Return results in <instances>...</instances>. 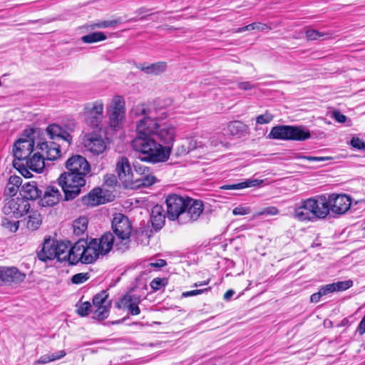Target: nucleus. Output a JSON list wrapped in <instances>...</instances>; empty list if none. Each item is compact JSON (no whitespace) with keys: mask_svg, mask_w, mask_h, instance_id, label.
I'll list each match as a JSON object with an SVG mask.
<instances>
[{"mask_svg":"<svg viewBox=\"0 0 365 365\" xmlns=\"http://www.w3.org/2000/svg\"><path fill=\"white\" fill-rule=\"evenodd\" d=\"M135 116H142L136 122L135 137L131 146L141 161L151 163L166 162L171 154L176 135L175 127L170 123L160 124L153 111L145 103L133 108Z\"/></svg>","mask_w":365,"mask_h":365,"instance_id":"f257e3e1","label":"nucleus"},{"mask_svg":"<svg viewBox=\"0 0 365 365\" xmlns=\"http://www.w3.org/2000/svg\"><path fill=\"white\" fill-rule=\"evenodd\" d=\"M66 172L58 178V184L64 192L65 200L76 198L82 187L86 183V178L91 176V167L88 160L82 155H74L66 162Z\"/></svg>","mask_w":365,"mask_h":365,"instance_id":"f03ea898","label":"nucleus"},{"mask_svg":"<svg viewBox=\"0 0 365 365\" xmlns=\"http://www.w3.org/2000/svg\"><path fill=\"white\" fill-rule=\"evenodd\" d=\"M165 203L168 220L176 221L179 225H186L196 221L204 210L202 200L177 194L168 195Z\"/></svg>","mask_w":365,"mask_h":365,"instance_id":"7ed1b4c3","label":"nucleus"},{"mask_svg":"<svg viewBox=\"0 0 365 365\" xmlns=\"http://www.w3.org/2000/svg\"><path fill=\"white\" fill-rule=\"evenodd\" d=\"M103 235L99 239H80L73 245L72 264L81 262L83 264L94 262L100 255L108 253L111 248L104 242Z\"/></svg>","mask_w":365,"mask_h":365,"instance_id":"20e7f679","label":"nucleus"},{"mask_svg":"<svg viewBox=\"0 0 365 365\" xmlns=\"http://www.w3.org/2000/svg\"><path fill=\"white\" fill-rule=\"evenodd\" d=\"M112 230L115 234L108 232L103 235L104 242L110 248L113 247L118 251L125 252L130 244L132 225L129 219L123 214H117L112 221Z\"/></svg>","mask_w":365,"mask_h":365,"instance_id":"39448f33","label":"nucleus"},{"mask_svg":"<svg viewBox=\"0 0 365 365\" xmlns=\"http://www.w3.org/2000/svg\"><path fill=\"white\" fill-rule=\"evenodd\" d=\"M61 145L56 142H42L37 145L38 152L30 156L21 167H26L33 171L41 173L44 166L45 160H55L61 156Z\"/></svg>","mask_w":365,"mask_h":365,"instance_id":"423d86ee","label":"nucleus"},{"mask_svg":"<svg viewBox=\"0 0 365 365\" xmlns=\"http://www.w3.org/2000/svg\"><path fill=\"white\" fill-rule=\"evenodd\" d=\"M324 207L320 196L302 200L294 207L293 217L300 222H314L318 219H324Z\"/></svg>","mask_w":365,"mask_h":365,"instance_id":"0eeeda50","label":"nucleus"},{"mask_svg":"<svg viewBox=\"0 0 365 365\" xmlns=\"http://www.w3.org/2000/svg\"><path fill=\"white\" fill-rule=\"evenodd\" d=\"M310 138L309 130L302 125H276L267 135L269 139L294 141H304Z\"/></svg>","mask_w":365,"mask_h":365,"instance_id":"6e6552de","label":"nucleus"},{"mask_svg":"<svg viewBox=\"0 0 365 365\" xmlns=\"http://www.w3.org/2000/svg\"><path fill=\"white\" fill-rule=\"evenodd\" d=\"M321 202L324 207V219L332 212L336 215L345 214L351 205V198L345 194L333 193L326 195H320Z\"/></svg>","mask_w":365,"mask_h":365,"instance_id":"1a4fd4ad","label":"nucleus"},{"mask_svg":"<svg viewBox=\"0 0 365 365\" xmlns=\"http://www.w3.org/2000/svg\"><path fill=\"white\" fill-rule=\"evenodd\" d=\"M76 123L74 120H68L63 125L53 123L46 128V133L52 140H61L66 147H69L73 142L71 132L75 130Z\"/></svg>","mask_w":365,"mask_h":365,"instance_id":"9d476101","label":"nucleus"},{"mask_svg":"<svg viewBox=\"0 0 365 365\" xmlns=\"http://www.w3.org/2000/svg\"><path fill=\"white\" fill-rule=\"evenodd\" d=\"M104 104L101 100L85 104L83 116L86 123L91 128H98L103 118Z\"/></svg>","mask_w":365,"mask_h":365,"instance_id":"9b49d317","label":"nucleus"},{"mask_svg":"<svg viewBox=\"0 0 365 365\" xmlns=\"http://www.w3.org/2000/svg\"><path fill=\"white\" fill-rule=\"evenodd\" d=\"M34 142L31 139H19L14 144L13 154L14 160L13 165L17 168H21L24 163L31 155L34 150Z\"/></svg>","mask_w":365,"mask_h":365,"instance_id":"f8f14e48","label":"nucleus"},{"mask_svg":"<svg viewBox=\"0 0 365 365\" xmlns=\"http://www.w3.org/2000/svg\"><path fill=\"white\" fill-rule=\"evenodd\" d=\"M31 205L24 197H16L9 200L3 207L5 215L20 218L30 211Z\"/></svg>","mask_w":365,"mask_h":365,"instance_id":"ddd939ff","label":"nucleus"},{"mask_svg":"<svg viewBox=\"0 0 365 365\" xmlns=\"http://www.w3.org/2000/svg\"><path fill=\"white\" fill-rule=\"evenodd\" d=\"M125 108L124 98L120 96H115L112 99L111 110L109 114L110 126L114 130L120 128L125 118Z\"/></svg>","mask_w":365,"mask_h":365,"instance_id":"4468645a","label":"nucleus"},{"mask_svg":"<svg viewBox=\"0 0 365 365\" xmlns=\"http://www.w3.org/2000/svg\"><path fill=\"white\" fill-rule=\"evenodd\" d=\"M83 144L86 150L93 155H100L106 149L104 138L96 133L85 134L83 138Z\"/></svg>","mask_w":365,"mask_h":365,"instance_id":"2eb2a0df","label":"nucleus"},{"mask_svg":"<svg viewBox=\"0 0 365 365\" xmlns=\"http://www.w3.org/2000/svg\"><path fill=\"white\" fill-rule=\"evenodd\" d=\"M26 274L16 267H0V285L7 283L19 284L24 281Z\"/></svg>","mask_w":365,"mask_h":365,"instance_id":"dca6fc26","label":"nucleus"},{"mask_svg":"<svg viewBox=\"0 0 365 365\" xmlns=\"http://www.w3.org/2000/svg\"><path fill=\"white\" fill-rule=\"evenodd\" d=\"M108 297L107 291L103 290L94 295L93 298V304L96 307L94 315L99 320H104L108 317L109 304H106Z\"/></svg>","mask_w":365,"mask_h":365,"instance_id":"f3484780","label":"nucleus"},{"mask_svg":"<svg viewBox=\"0 0 365 365\" xmlns=\"http://www.w3.org/2000/svg\"><path fill=\"white\" fill-rule=\"evenodd\" d=\"M116 171L119 180L122 182L124 187L128 188L130 182H132L133 172L130 165L129 160L125 157H120L116 163Z\"/></svg>","mask_w":365,"mask_h":365,"instance_id":"a211bd4d","label":"nucleus"},{"mask_svg":"<svg viewBox=\"0 0 365 365\" xmlns=\"http://www.w3.org/2000/svg\"><path fill=\"white\" fill-rule=\"evenodd\" d=\"M61 198L60 190L55 186H48L44 191L39 204L43 207H51L56 205Z\"/></svg>","mask_w":365,"mask_h":365,"instance_id":"6ab92c4d","label":"nucleus"},{"mask_svg":"<svg viewBox=\"0 0 365 365\" xmlns=\"http://www.w3.org/2000/svg\"><path fill=\"white\" fill-rule=\"evenodd\" d=\"M56 257V241L50 238L45 239L41 251L38 252L40 260L46 262L55 259Z\"/></svg>","mask_w":365,"mask_h":365,"instance_id":"aec40b11","label":"nucleus"},{"mask_svg":"<svg viewBox=\"0 0 365 365\" xmlns=\"http://www.w3.org/2000/svg\"><path fill=\"white\" fill-rule=\"evenodd\" d=\"M136 68L148 75H159L167 69V63L164 61L148 64L146 63L136 65Z\"/></svg>","mask_w":365,"mask_h":365,"instance_id":"412c9836","label":"nucleus"},{"mask_svg":"<svg viewBox=\"0 0 365 365\" xmlns=\"http://www.w3.org/2000/svg\"><path fill=\"white\" fill-rule=\"evenodd\" d=\"M353 282L351 280H346V281H340L331 284H328L325 286L320 287L319 289L322 294V296H325L329 293H332L334 292H341L345 291L352 287Z\"/></svg>","mask_w":365,"mask_h":365,"instance_id":"4be33fe9","label":"nucleus"},{"mask_svg":"<svg viewBox=\"0 0 365 365\" xmlns=\"http://www.w3.org/2000/svg\"><path fill=\"white\" fill-rule=\"evenodd\" d=\"M83 205L88 206H96L105 203V197L102 195L101 188H94L88 195L81 199Z\"/></svg>","mask_w":365,"mask_h":365,"instance_id":"5701e85b","label":"nucleus"},{"mask_svg":"<svg viewBox=\"0 0 365 365\" xmlns=\"http://www.w3.org/2000/svg\"><path fill=\"white\" fill-rule=\"evenodd\" d=\"M138 178L132 180L128 188L137 189L153 185L157 179L153 173L138 175Z\"/></svg>","mask_w":365,"mask_h":365,"instance_id":"b1692460","label":"nucleus"},{"mask_svg":"<svg viewBox=\"0 0 365 365\" xmlns=\"http://www.w3.org/2000/svg\"><path fill=\"white\" fill-rule=\"evenodd\" d=\"M163 208L161 205H155L151 210L150 222L155 230H160L165 224V216L163 214Z\"/></svg>","mask_w":365,"mask_h":365,"instance_id":"393cba45","label":"nucleus"},{"mask_svg":"<svg viewBox=\"0 0 365 365\" xmlns=\"http://www.w3.org/2000/svg\"><path fill=\"white\" fill-rule=\"evenodd\" d=\"M72 252L73 246L70 247L63 242L56 241V257H55V259H57L58 261L64 262L68 260L72 264Z\"/></svg>","mask_w":365,"mask_h":365,"instance_id":"a878e982","label":"nucleus"},{"mask_svg":"<svg viewBox=\"0 0 365 365\" xmlns=\"http://www.w3.org/2000/svg\"><path fill=\"white\" fill-rule=\"evenodd\" d=\"M20 194L22 197L29 201V200L38 198L41 195V190L37 187L36 182H28L22 186Z\"/></svg>","mask_w":365,"mask_h":365,"instance_id":"bb28decb","label":"nucleus"},{"mask_svg":"<svg viewBox=\"0 0 365 365\" xmlns=\"http://www.w3.org/2000/svg\"><path fill=\"white\" fill-rule=\"evenodd\" d=\"M230 133L237 138H241L248 133V125L240 120L230 122L227 125Z\"/></svg>","mask_w":365,"mask_h":365,"instance_id":"cd10ccee","label":"nucleus"},{"mask_svg":"<svg viewBox=\"0 0 365 365\" xmlns=\"http://www.w3.org/2000/svg\"><path fill=\"white\" fill-rule=\"evenodd\" d=\"M29 214L26 221V227L31 230L35 231L38 230L42 223V217L37 210H31Z\"/></svg>","mask_w":365,"mask_h":365,"instance_id":"c85d7f7f","label":"nucleus"},{"mask_svg":"<svg viewBox=\"0 0 365 365\" xmlns=\"http://www.w3.org/2000/svg\"><path fill=\"white\" fill-rule=\"evenodd\" d=\"M21 182L22 179L21 177L17 175H11L9 178V182L4 190L5 195L9 197L14 196L16 194L20 185H21Z\"/></svg>","mask_w":365,"mask_h":365,"instance_id":"c756f323","label":"nucleus"},{"mask_svg":"<svg viewBox=\"0 0 365 365\" xmlns=\"http://www.w3.org/2000/svg\"><path fill=\"white\" fill-rule=\"evenodd\" d=\"M262 180H247L245 182L232 184V185H225L220 187L222 190H240L250 187H255L262 183Z\"/></svg>","mask_w":365,"mask_h":365,"instance_id":"7c9ffc66","label":"nucleus"},{"mask_svg":"<svg viewBox=\"0 0 365 365\" xmlns=\"http://www.w3.org/2000/svg\"><path fill=\"white\" fill-rule=\"evenodd\" d=\"M141 301L142 299L140 295L126 294L118 304V307L127 308L128 307H130L131 304H140Z\"/></svg>","mask_w":365,"mask_h":365,"instance_id":"2f4dec72","label":"nucleus"},{"mask_svg":"<svg viewBox=\"0 0 365 365\" xmlns=\"http://www.w3.org/2000/svg\"><path fill=\"white\" fill-rule=\"evenodd\" d=\"M88 219L86 217H80L75 220L73 224V233L76 235L83 234L87 230Z\"/></svg>","mask_w":365,"mask_h":365,"instance_id":"473e14b6","label":"nucleus"},{"mask_svg":"<svg viewBox=\"0 0 365 365\" xmlns=\"http://www.w3.org/2000/svg\"><path fill=\"white\" fill-rule=\"evenodd\" d=\"M107 38L106 36L103 32H93L81 37V41L86 43H92L98 41H104Z\"/></svg>","mask_w":365,"mask_h":365,"instance_id":"72a5a7b5","label":"nucleus"},{"mask_svg":"<svg viewBox=\"0 0 365 365\" xmlns=\"http://www.w3.org/2000/svg\"><path fill=\"white\" fill-rule=\"evenodd\" d=\"M197 147V142L195 140H191L189 142V145L185 144H182L177 148L176 155H185L187 154L190 150L196 148Z\"/></svg>","mask_w":365,"mask_h":365,"instance_id":"f704fd0d","label":"nucleus"},{"mask_svg":"<svg viewBox=\"0 0 365 365\" xmlns=\"http://www.w3.org/2000/svg\"><path fill=\"white\" fill-rule=\"evenodd\" d=\"M133 168L134 172H133L132 180L138 178V175H142L144 174L152 173V171L148 167L143 165L138 162L133 163Z\"/></svg>","mask_w":365,"mask_h":365,"instance_id":"c9c22d12","label":"nucleus"},{"mask_svg":"<svg viewBox=\"0 0 365 365\" xmlns=\"http://www.w3.org/2000/svg\"><path fill=\"white\" fill-rule=\"evenodd\" d=\"M294 158L296 159H304V160H307L308 161H313V162H324V161L331 160L333 159V158L330 157V156H326V157L307 156V155H303L299 153L296 154Z\"/></svg>","mask_w":365,"mask_h":365,"instance_id":"e433bc0d","label":"nucleus"},{"mask_svg":"<svg viewBox=\"0 0 365 365\" xmlns=\"http://www.w3.org/2000/svg\"><path fill=\"white\" fill-rule=\"evenodd\" d=\"M77 313L81 317H86L91 312V304L89 302H85L81 304H76Z\"/></svg>","mask_w":365,"mask_h":365,"instance_id":"4c0bfd02","label":"nucleus"},{"mask_svg":"<svg viewBox=\"0 0 365 365\" xmlns=\"http://www.w3.org/2000/svg\"><path fill=\"white\" fill-rule=\"evenodd\" d=\"M1 225L11 232H16L19 227V221H11L4 218L1 221Z\"/></svg>","mask_w":365,"mask_h":365,"instance_id":"58836bf2","label":"nucleus"},{"mask_svg":"<svg viewBox=\"0 0 365 365\" xmlns=\"http://www.w3.org/2000/svg\"><path fill=\"white\" fill-rule=\"evenodd\" d=\"M168 284V279L166 278H154L150 285L151 288L155 290L158 291L160 289L163 287H165Z\"/></svg>","mask_w":365,"mask_h":365,"instance_id":"ea45409f","label":"nucleus"},{"mask_svg":"<svg viewBox=\"0 0 365 365\" xmlns=\"http://www.w3.org/2000/svg\"><path fill=\"white\" fill-rule=\"evenodd\" d=\"M273 118L274 115L269 111L266 110L264 113L257 116L256 123L259 125L267 124L270 123Z\"/></svg>","mask_w":365,"mask_h":365,"instance_id":"a19ab883","label":"nucleus"},{"mask_svg":"<svg viewBox=\"0 0 365 365\" xmlns=\"http://www.w3.org/2000/svg\"><path fill=\"white\" fill-rule=\"evenodd\" d=\"M279 213V210L274 206L267 207L255 214V217H259L262 215H277Z\"/></svg>","mask_w":365,"mask_h":365,"instance_id":"79ce46f5","label":"nucleus"},{"mask_svg":"<svg viewBox=\"0 0 365 365\" xmlns=\"http://www.w3.org/2000/svg\"><path fill=\"white\" fill-rule=\"evenodd\" d=\"M89 278H90V274L88 272L78 273V274H74L71 277V282L75 284H82V283L85 282L86 281H87Z\"/></svg>","mask_w":365,"mask_h":365,"instance_id":"37998d69","label":"nucleus"},{"mask_svg":"<svg viewBox=\"0 0 365 365\" xmlns=\"http://www.w3.org/2000/svg\"><path fill=\"white\" fill-rule=\"evenodd\" d=\"M350 145L358 150L365 152V142L358 137H353L350 140Z\"/></svg>","mask_w":365,"mask_h":365,"instance_id":"c03bdc74","label":"nucleus"},{"mask_svg":"<svg viewBox=\"0 0 365 365\" xmlns=\"http://www.w3.org/2000/svg\"><path fill=\"white\" fill-rule=\"evenodd\" d=\"M120 21L119 20L103 21L93 25V28H108L114 27Z\"/></svg>","mask_w":365,"mask_h":365,"instance_id":"a18cd8bd","label":"nucleus"},{"mask_svg":"<svg viewBox=\"0 0 365 365\" xmlns=\"http://www.w3.org/2000/svg\"><path fill=\"white\" fill-rule=\"evenodd\" d=\"M210 289H211L210 287H208V288L202 289H194V290H191V291L184 292L182 294V297H188L196 296L197 294H200L205 292H207Z\"/></svg>","mask_w":365,"mask_h":365,"instance_id":"49530a36","label":"nucleus"},{"mask_svg":"<svg viewBox=\"0 0 365 365\" xmlns=\"http://www.w3.org/2000/svg\"><path fill=\"white\" fill-rule=\"evenodd\" d=\"M250 212V209L249 207L239 206L236 207L232 210V214L234 215H245Z\"/></svg>","mask_w":365,"mask_h":365,"instance_id":"de8ad7c7","label":"nucleus"},{"mask_svg":"<svg viewBox=\"0 0 365 365\" xmlns=\"http://www.w3.org/2000/svg\"><path fill=\"white\" fill-rule=\"evenodd\" d=\"M317 35L318 31L315 29H307L305 31L306 38L309 41H315L319 39Z\"/></svg>","mask_w":365,"mask_h":365,"instance_id":"09e8293b","label":"nucleus"},{"mask_svg":"<svg viewBox=\"0 0 365 365\" xmlns=\"http://www.w3.org/2000/svg\"><path fill=\"white\" fill-rule=\"evenodd\" d=\"M333 117L339 123H344L346 121V116L344 114H342L339 110H335L333 112Z\"/></svg>","mask_w":365,"mask_h":365,"instance_id":"8fccbe9b","label":"nucleus"},{"mask_svg":"<svg viewBox=\"0 0 365 365\" xmlns=\"http://www.w3.org/2000/svg\"><path fill=\"white\" fill-rule=\"evenodd\" d=\"M51 357V361H53L57 359H60L66 356V351L64 350H61L59 351H57L56 353L49 354Z\"/></svg>","mask_w":365,"mask_h":365,"instance_id":"3c124183","label":"nucleus"},{"mask_svg":"<svg viewBox=\"0 0 365 365\" xmlns=\"http://www.w3.org/2000/svg\"><path fill=\"white\" fill-rule=\"evenodd\" d=\"M239 88L244 91H250L254 88L255 86L250 82H241L238 83Z\"/></svg>","mask_w":365,"mask_h":365,"instance_id":"603ef678","label":"nucleus"},{"mask_svg":"<svg viewBox=\"0 0 365 365\" xmlns=\"http://www.w3.org/2000/svg\"><path fill=\"white\" fill-rule=\"evenodd\" d=\"M255 23H252V24H250L247 25L245 26H243V27L237 29L235 32L236 33H241V32H244V31H251V30H255Z\"/></svg>","mask_w":365,"mask_h":365,"instance_id":"864d4df0","label":"nucleus"},{"mask_svg":"<svg viewBox=\"0 0 365 365\" xmlns=\"http://www.w3.org/2000/svg\"><path fill=\"white\" fill-rule=\"evenodd\" d=\"M255 29L258 31H266V30H270L271 28L265 24H262L260 22L255 23Z\"/></svg>","mask_w":365,"mask_h":365,"instance_id":"5fc2aeb1","label":"nucleus"},{"mask_svg":"<svg viewBox=\"0 0 365 365\" xmlns=\"http://www.w3.org/2000/svg\"><path fill=\"white\" fill-rule=\"evenodd\" d=\"M166 265V262L164 259H158L156 262H152L150 266L152 267L160 268Z\"/></svg>","mask_w":365,"mask_h":365,"instance_id":"6e6d98bb","label":"nucleus"},{"mask_svg":"<svg viewBox=\"0 0 365 365\" xmlns=\"http://www.w3.org/2000/svg\"><path fill=\"white\" fill-rule=\"evenodd\" d=\"M322 297V294H321L320 291L314 293L310 297V301L314 303H317L319 302L321 297Z\"/></svg>","mask_w":365,"mask_h":365,"instance_id":"4d7b16f0","label":"nucleus"},{"mask_svg":"<svg viewBox=\"0 0 365 365\" xmlns=\"http://www.w3.org/2000/svg\"><path fill=\"white\" fill-rule=\"evenodd\" d=\"M51 357L50 354H45L39 358V359L37 361L38 364H46L48 362H51Z\"/></svg>","mask_w":365,"mask_h":365,"instance_id":"13d9d810","label":"nucleus"},{"mask_svg":"<svg viewBox=\"0 0 365 365\" xmlns=\"http://www.w3.org/2000/svg\"><path fill=\"white\" fill-rule=\"evenodd\" d=\"M357 331L359 332L360 334H363L364 333H365V315L360 322L359 327L357 328Z\"/></svg>","mask_w":365,"mask_h":365,"instance_id":"bf43d9fd","label":"nucleus"},{"mask_svg":"<svg viewBox=\"0 0 365 365\" xmlns=\"http://www.w3.org/2000/svg\"><path fill=\"white\" fill-rule=\"evenodd\" d=\"M234 294H235V291H234V290H232V289H229V290H227V291L225 293V294H224V296H223V298H224V299H225V301H229V300L232 297V296L234 295Z\"/></svg>","mask_w":365,"mask_h":365,"instance_id":"052dcab7","label":"nucleus"},{"mask_svg":"<svg viewBox=\"0 0 365 365\" xmlns=\"http://www.w3.org/2000/svg\"><path fill=\"white\" fill-rule=\"evenodd\" d=\"M106 182L108 185H113L114 183L116 182V178L115 175H111L110 176H108V178L106 180Z\"/></svg>","mask_w":365,"mask_h":365,"instance_id":"680f3d73","label":"nucleus"},{"mask_svg":"<svg viewBox=\"0 0 365 365\" xmlns=\"http://www.w3.org/2000/svg\"><path fill=\"white\" fill-rule=\"evenodd\" d=\"M140 312V308L138 307V304H137L136 306L134 307V309H132L130 310V314L132 315H138L139 314Z\"/></svg>","mask_w":365,"mask_h":365,"instance_id":"e2e57ef3","label":"nucleus"},{"mask_svg":"<svg viewBox=\"0 0 365 365\" xmlns=\"http://www.w3.org/2000/svg\"><path fill=\"white\" fill-rule=\"evenodd\" d=\"M318 38H321V37H324V36H328L327 38H331V34H329V33H324V32H320L318 31V35H317Z\"/></svg>","mask_w":365,"mask_h":365,"instance_id":"0e129e2a","label":"nucleus"},{"mask_svg":"<svg viewBox=\"0 0 365 365\" xmlns=\"http://www.w3.org/2000/svg\"><path fill=\"white\" fill-rule=\"evenodd\" d=\"M209 282V281H207V282H199V283H195L194 284V287H199V286H202V285H205V284H207Z\"/></svg>","mask_w":365,"mask_h":365,"instance_id":"69168bd1","label":"nucleus"},{"mask_svg":"<svg viewBox=\"0 0 365 365\" xmlns=\"http://www.w3.org/2000/svg\"><path fill=\"white\" fill-rule=\"evenodd\" d=\"M147 11V9L144 7H142L140 9H139L138 11H137V13H138L139 14H141L143 13H145Z\"/></svg>","mask_w":365,"mask_h":365,"instance_id":"338daca9","label":"nucleus"},{"mask_svg":"<svg viewBox=\"0 0 365 365\" xmlns=\"http://www.w3.org/2000/svg\"><path fill=\"white\" fill-rule=\"evenodd\" d=\"M138 304H131V306L130 307H128L126 309L129 311V312L130 313V310L132 309H134V307L136 306Z\"/></svg>","mask_w":365,"mask_h":365,"instance_id":"774afa93","label":"nucleus"}]
</instances>
